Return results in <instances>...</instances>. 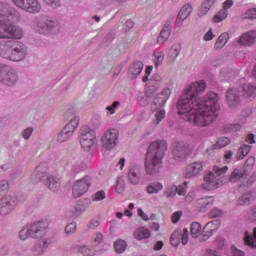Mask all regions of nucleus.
Here are the masks:
<instances>
[{"mask_svg": "<svg viewBox=\"0 0 256 256\" xmlns=\"http://www.w3.org/2000/svg\"><path fill=\"white\" fill-rule=\"evenodd\" d=\"M205 89V81L194 82L185 89L184 95L178 101V115L196 127H207L219 117V96L209 92L201 98Z\"/></svg>", "mask_w": 256, "mask_h": 256, "instance_id": "1", "label": "nucleus"}, {"mask_svg": "<svg viewBox=\"0 0 256 256\" xmlns=\"http://www.w3.org/2000/svg\"><path fill=\"white\" fill-rule=\"evenodd\" d=\"M167 152V142L158 140L152 142L145 156V170L147 175H155L159 173V169L163 167V158Z\"/></svg>", "mask_w": 256, "mask_h": 256, "instance_id": "2", "label": "nucleus"}, {"mask_svg": "<svg viewBox=\"0 0 256 256\" xmlns=\"http://www.w3.org/2000/svg\"><path fill=\"white\" fill-rule=\"evenodd\" d=\"M48 227L49 225L44 221L29 224L20 231L19 237L22 241L29 239V237L39 239L38 253H43V249L51 243V240L47 239Z\"/></svg>", "mask_w": 256, "mask_h": 256, "instance_id": "3", "label": "nucleus"}, {"mask_svg": "<svg viewBox=\"0 0 256 256\" xmlns=\"http://www.w3.org/2000/svg\"><path fill=\"white\" fill-rule=\"evenodd\" d=\"M0 57L9 61H23L27 57V47L19 41H0Z\"/></svg>", "mask_w": 256, "mask_h": 256, "instance_id": "4", "label": "nucleus"}, {"mask_svg": "<svg viewBox=\"0 0 256 256\" xmlns=\"http://www.w3.org/2000/svg\"><path fill=\"white\" fill-rule=\"evenodd\" d=\"M170 95L171 90L167 88L154 98L151 104V111L154 113L153 125H159L165 119V109L163 107H165Z\"/></svg>", "mask_w": 256, "mask_h": 256, "instance_id": "5", "label": "nucleus"}, {"mask_svg": "<svg viewBox=\"0 0 256 256\" xmlns=\"http://www.w3.org/2000/svg\"><path fill=\"white\" fill-rule=\"evenodd\" d=\"M9 182H0V215H9L17 207V198L9 195Z\"/></svg>", "mask_w": 256, "mask_h": 256, "instance_id": "6", "label": "nucleus"}, {"mask_svg": "<svg viewBox=\"0 0 256 256\" xmlns=\"http://www.w3.org/2000/svg\"><path fill=\"white\" fill-rule=\"evenodd\" d=\"M23 30L18 26L0 20V39H22Z\"/></svg>", "mask_w": 256, "mask_h": 256, "instance_id": "7", "label": "nucleus"}, {"mask_svg": "<svg viewBox=\"0 0 256 256\" xmlns=\"http://www.w3.org/2000/svg\"><path fill=\"white\" fill-rule=\"evenodd\" d=\"M97 143V136L93 129L84 126L80 129V145L84 151H89Z\"/></svg>", "mask_w": 256, "mask_h": 256, "instance_id": "8", "label": "nucleus"}, {"mask_svg": "<svg viewBox=\"0 0 256 256\" xmlns=\"http://www.w3.org/2000/svg\"><path fill=\"white\" fill-rule=\"evenodd\" d=\"M101 144L107 151L115 149L119 145V130L115 128L107 129L101 137Z\"/></svg>", "mask_w": 256, "mask_h": 256, "instance_id": "9", "label": "nucleus"}, {"mask_svg": "<svg viewBox=\"0 0 256 256\" xmlns=\"http://www.w3.org/2000/svg\"><path fill=\"white\" fill-rule=\"evenodd\" d=\"M36 171L38 173H42V176L40 177V180L41 181H46L45 185H47V187L50 191H58L59 187H61V182L56 177L47 175V173H46L47 163L40 164L36 168Z\"/></svg>", "mask_w": 256, "mask_h": 256, "instance_id": "10", "label": "nucleus"}, {"mask_svg": "<svg viewBox=\"0 0 256 256\" xmlns=\"http://www.w3.org/2000/svg\"><path fill=\"white\" fill-rule=\"evenodd\" d=\"M17 72L5 64H0V83L4 85H15L17 83Z\"/></svg>", "mask_w": 256, "mask_h": 256, "instance_id": "11", "label": "nucleus"}, {"mask_svg": "<svg viewBox=\"0 0 256 256\" xmlns=\"http://www.w3.org/2000/svg\"><path fill=\"white\" fill-rule=\"evenodd\" d=\"M31 27L36 33L45 35L51 32V29L55 27V22L49 21L45 18H36L33 20Z\"/></svg>", "mask_w": 256, "mask_h": 256, "instance_id": "12", "label": "nucleus"}, {"mask_svg": "<svg viewBox=\"0 0 256 256\" xmlns=\"http://www.w3.org/2000/svg\"><path fill=\"white\" fill-rule=\"evenodd\" d=\"M16 7L23 9L27 13H40L41 12V3L39 0H12Z\"/></svg>", "mask_w": 256, "mask_h": 256, "instance_id": "13", "label": "nucleus"}, {"mask_svg": "<svg viewBox=\"0 0 256 256\" xmlns=\"http://www.w3.org/2000/svg\"><path fill=\"white\" fill-rule=\"evenodd\" d=\"M202 189L206 191H215L223 185V178H217L213 172H208L203 179Z\"/></svg>", "mask_w": 256, "mask_h": 256, "instance_id": "14", "label": "nucleus"}, {"mask_svg": "<svg viewBox=\"0 0 256 256\" xmlns=\"http://www.w3.org/2000/svg\"><path fill=\"white\" fill-rule=\"evenodd\" d=\"M89 187H91V177L86 176L80 180H77L72 189L73 197L76 199L85 195L87 191H89Z\"/></svg>", "mask_w": 256, "mask_h": 256, "instance_id": "15", "label": "nucleus"}, {"mask_svg": "<svg viewBox=\"0 0 256 256\" xmlns=\"http://www.w3.org/2000/svg\"><path fill=\"white\" fill-rule=\"evenodd\" d=\"M174 159L181 161L191 155V147L185 142H177L172 151Z\"/></svg>", "mask_w": 256, "mask_h": 256, "instance_id": "16", "label": "nucleus"}, {"mask_svg": "<svg viewBox=\"0 0 256 256\" xmlns=\"http://www.w3.org/2000/svg\"><path fill=\"white\" fill-rule=\"evenodd\" d=\"M170 243L173 247H177L179 243L187 245L189 243V230L187 228L175 230L170 237Z\"/></svg>", "mask_w": 256, "mask_h": 256, "instance_id": "17", "label": "nucleus"}, {"mask_svg": "<svg viewBox=\"0 0 256 256\" xmlns=\"http://www.w3.org/2000/svg\"><path fill=\"white\" fill-rule=\"evenodd\" d=\"M219 225H220V223L218 222V220H213V221L208 222L203 227V234L200 236L199 241L200 242L207 241L209 239V237H211L213 235V233H215V231H217V229H219Z\"/></svg>", "mask_w": 256, "mask_h": 256, "instance_id": "18", "label": "nucleus"}, {"mask_svg": "<svg viewBox=\"0 0 256 256\" xmlns=\"http://www.w3.org/2000/svg\"><path fill=\"white\" fill-rule=\"evenodd\" d=\"M213 203H215V199L212 196H207L204 198H200L195 202V208L200 213H205L207 209H211L213 207Z\"/></svg>", "mask_w": 256, "mask_h": 256, "instance_id": "19", "label": "nucleus"}, {"mask_svg": "<svg viewBox=\"0 0 256 256\" xmlns=\"http://www.w3.org/2000/svg\"><path fill=\"white\" fill-rule=\"evenodd\" d=\"M201 171H203V163L193 162L186 167L184 177H186V179H191L193 177H197V175H199V173H201Z\"/></svg>", "mask_w": 256, "mask_h": 256, "instance_id": "20", "label": "nucleus"}, {"mask_svg": "<svg viewBox=\"0 0 256 256\" xmlns=\"http://www.w3.org/2000/svg\"><path fill=\"white\" fill-rule=\"evenodd\" d=\"M239 45H244V47H251L256 43V31H249L242 34L238 40Z\"/></svg>", "mask_w": 256, "mask_h": 256, "instance_id": "21", "label": "nucleus"}, {"mask_svg": "<svg viewBox=\"0 0 256 256\" xmlns=\"http://www.w3.org/2000/svg\"><path fill=\"white\" fill-rule=\"evenodd\" d=\"M128 181L131 185H139L141 183V169L139 167H132L128 172Z\"/></svg>", "mask_w": 256, "mask_h": 256, "instance_id": "22", "label": "nucleus"}, {"mask_svg": "<svg viewBox=\"0 0 256 256\" xmlns=\"http://www.w3.org/2000/svg\"><path fill=\"white\" fill-rule=\"evenodd\" d=\"M226 99L228 101L229 107H237L239 105V91L237 89H229L226 92Z\"/></svg>", "mask_w": 256, "mask_h": 256, "instance_id": "23", "label": "nucleus"}, {"mask_svg": "<svg viewBox=\"0 0 256 256\" xmlns=\"http://www.w3.org/2000/svg\"><path fill=\"white\" fill-rule=\"evenodd\" d=\"M242 96L245 99H251L256 97V85L255 84H244L242 86Z\"/></svg>", "mask_w": 256, "mask_h": 256, "instance_id": "24", "label": "nucleus"}, {"mask_svg": "<svg viewBox=\"0 0 256 256\" xmlns=\"http://www.w3.org/2000/svg\"><path fill=\"white\" fill-rule=\"evenodd\" d=\"M244 244L250 249H256V228H254L252 234H249L248 231L245 232Z\"/></svg>", "mask_w": 256, "mask_h": 256, "instance_id": "25", "label": "nucleus"}, {"mask_svg": "<svg viewBox=\"0 0 256 256\" xmlns=\"http://www.w3.org/2000/svg\"><path fill=\"white\" fill-rule=\"evenodd\" d=\"M190 233L193 239H201V235H203V227L199 222H193L190 226Z\"/></svg>", "mask_w": 256, "mask_h": 256, "instance_id": "26", "label": "nucleus"}, {"mask_svg": "<svg viewBox=\"0 0 256 256\" xmlns=\"http://www.w3.org/2000/svg\"><path fill=\"white\" fill-rule=\"evenodd\" d=\"M143 71V64L142 62H136L129 68V75L131 79H137L139 75H141Z\"/></svg>", "mask_w": 256, "mask_h": 256, "instance_id": "27", "label": "nucleus"}, {"mask_svg": "<svg viewBox=\"0 0 256 256\" xmlns=\"http://www.w3.org/2000/svg\"><path fill=\"white\" fill-rule=\"evenodd\" d=\"M170 35H171V24H165L158 37L159 45H163V43H165V41L169 39Z\"/></svg>", "mask_w": 256, "mask_h": 256, "instance_id": "28", "label": "nucleus"}, {"mask_svg": "<svg viewBox=\"0 0 256 256\" xmlns=\"http://www.w3.org/2000/svg\"><path fill=\"white\" fill-rule=\"evenodd\" d=\"M160 191H163V184L161 182H151L146 187V193L148 195H157Z\"/></svg>", "mask_w": 256, "mask_h": 256, "instance_id": "29", "label": "nucleus"}, {"mask_svg": "<svg viewBox=\"0 0 256 256\" xmlns=\"http://www.w3.org/2000/svg\"><path fill=\"white\" fill-rule=\"evenodd\" d=\"M247 179V176L243 173V170L236 168L231 173L229 180L231 183H237V181H245Z\"/></svg>", "mask_w": 256, "mask_h": 256, "instance_id": "30", "label": "nucleus"}, {"mask_svg": "<svg viewBox=\"0 0 256 256\" xmlns=\"http://www.w3.org/2000/svg\"><path fill=\"white\" fill-rule=\"evenodd\" d=\"M134 237L137 241H143V239H149L151 237V232H149V229L141 227L134 232Z\"/></svg>", "mask_w": 256, "mask_h": 256, "instance_id": "31", "label": "nucleus"}, {"mask_svg": "<svg viewBox=\"0 0 256 256\" xmlns=\"http://www.w3.org/2000/svg\"><path fill=\"white\" fill-rule=\"evenodd\" d=\"M254 200H255V196H253V193L247 192L243 194L240 198H238L237 205L239 206L251 205V202Z\"/></svg>", "mask_w": 256, "mask_h": 256, "instance_id": "32", "label": "nucleus"}, {"mask_svg": "<svg viewBox=\"0 0 256 256\" xmlns=\"http://www.w3.org/2000/svg\"><path fill=\"white\" fill-rule=\"evenodd\" d=\"M79 127V117L72 118L69 123L64 127L65 131H68L71 135H74L75 131Z\"/></svg>", "mask_w": 256, "mask_h": 256, "instance_id": "33", "label": "nucleus"}, {"mask_svg": "<svg viewBox=\"0 0 256 256\" xmlns=\"http://www.w3.org/2000/svg\"><path fill=\"white\" fill-rule=\"evenodd\" d=\"M229 41V33L224 32L222 33L216 43H215V49H223V47H225V45H227V42Z\"/></svg>", "mask_w": 256, "mask_h": 256, "instance_id": "34", "label": "nucleus"}, {"mask_svg": "<svg viewBox=\"0 0 256 256\" xmlns=\"http://www.w3.org/2000/svg\"><path fill=\"white\" fill-rule=\"evenodd\" d=\"M181 53V45L179 43H176L172 45L168 52V57L171 61H175L177 57H179V54Z\"/></svg>", "mask_w": 256, "mask_h": 256, "instance_id": "35", "label": "nucleus"}, {"mask_svg": "<svg viewBox=\"0 0 256 256\" xmlns=\"http://www.w3.org/2000/svg\"><path fill=\"white\" fill-rule=\"evenodd\" d=\"M250 152H251L250 145H247V144L241 145L237 152L238 160L241 161V160L245 159L247 157V155H249Z\"/></svg>", "mask_w": 256, "mask_h": 256, "instance_id": "36", "label": "nucleus"}, {"mask_svg": "<svg viewBox=\"0 0 256 256\" xmlns=\"http://www.w3.org/2000/svg\"><path fill=\"white\" fill-rule=\"evenodd\" d=\"M191 11H193L191 5H184L178 14V19H180L181 21H185V19H187V17L191 15Z\"/></svg>", "mask_w": 256, "mask_h": 256, "instance_id": "37", "label": "nucleus"}, {"mask_svg": "<svg viewBox=\"0 0 256 256\" xmlns=\"http://www.w3.org/2000/svg\"><path fill=\"white\" fill-rule=\"evenodd\" d=\"M227 171H229V167L227 166L221 167L218 165H214L210 173H213L219 179V177H221L222 175H226Z\"/></svg>", "mask_w": 256, "mask_h": 256, "instance_id": "38", "label": "nucleus"}, {"mask_svg": "<svg viewBox=\"0 0 256 256\" xmlns=\"http://www.w3.org/2000/svg\"><path fill=\"white\" fill-rule=\"evenodd\" d=\"M229 15V12L225 9L220 10L218 13L215 14L213 17L214 23H221V21H225Z\"/></svg>", "mask_w": 256, "mask_h": 256, "instance_id": "39", "label": "nucleus"}, {"mask_svg": "<svg viewBox=\"0 0 256 256\" xmlns=\"http://www.w3.org/2000/svg\"><path fill=\"white\" fill-rule=\"evenodd\" d=\"M114 249L116 251V253H123L125 251V249H127V242L125 240H117L114 243Z\"/></svg>", "mask_w": 256, "mask_h": 256, "instance_id": "40", "label": "nucleus"}, {"mask_svg": "<svg viewBox=\"0 0 256 256\" xmlns=\"http://www.w3.org/2000/svg\"><path fill=\"white\" fill-rule=\"evenodd\" d=\"M163 59H165V54L163 52H154L153 54V61L155 64V67H159L161 63H163Z\"/></svg>", "mask_w": 256, "mask_h": 256, "instance_id": "41", "label": "nucleus"}, {"mask_svg": "<svg viewBox=\"0 0 256 256\" xmlns=\"http://www.w3.org/2000/svg\"><path fill=\"white\" fill-rule=\"evenodd\" d=\"M72 136L73 134H71V132L64 130L63 128V130L58 135V141L60 143H65V141H68V139H71Z\"/></svg>", "mask_w": 256, "mask_h": 256, "instance_id": "42", "label": "nucleus"}, {"mask_svg": "<svg viewBox=\"0 0 256 256\" xmlns=\"http://www.w3.org/2000/svg\"><path fill=\"white\" fill-rule=\"evenodd\" d=\"M229 143H231V140H229V138H227V137L218 138V140L215 144V148L223 149V147H227V145H229Z\"/></svg>", "mask_w": 256, "mask_h": 256, "instance_id": "43", "label": "nucleus"}, {"mask_svg": "<svg viewBox=\"0 0 256 256\" xmlns=\"http://www.w3.org/2000/svg\"><path fill=\"white\" fill-rule=\"evenodd\" d=\"M172 189L178 193V195L185 196L187 195V182H183L182 185H179L178 187L172 186Z\"/></svg>", "mask_w": 256, "mask_h": 256, "instance_id": "44", "label": "nucleus"}, {"mask_svg": "<svg viewBox=\"0 0 256 256\" xmlns=\"http://www.w3.org/2000/svg\"><path fill=\"white\" fill-rule=\"evenodd\" d=\"M79 252L85 256H94L95 255V250L88 248L87 246H81L79 248Z\"/></svg>", "mask_w": 256, "mask_h": 256, "instance_id": "45", "label": "nucleus"}, {"mask_svg": "<svg viewBox=\"0 0 256 256\" xmlns=\"http://www.w3.org/2000/svg\"><path fill=\"white\" fill-rule=\"evenodd\" d=\"M70 165H71L72 171L74 173H79V171H81V161H77L76 159H72L70 161Z\"/></svg>", "mask_w": 256, "mask_h": 256, "instance_id": "46", "label": "nucleus"}, {"mask_svg": "<svg viewBox=\"0 0 256 256\" xmlns=\"http://www.w3.org/2000/svg\"><path fill=\"white\" fill-rule=\"evenodd\" d=\"M248 221L255 222L256 221V205L252 206L247 212Z\"/></svg>", "mask_w": 256, "mask_h": 256, "instance_id": "47", "label": "nucleus"}, {"mask_svg": "<svg viewBox=\"0 0 256 256\" xmlns=\"http://www.w3.org/2000/svg\"><path fill=\"white\" fill-rule=\"evenodd\" d=\"M209 9H211V7L203 2L198 11L199 17H205V15H207V13H209Z\"/></svg>", "mask_w": 256, "mask_h": 256, "instance_id": "48", "label": "nucleus"}, {"mask_svg": "<svg viewBox=\"0 0 256 256\" xmlns=\"http://www.w3.org/2000/svg\"><path fill=\"white\" fill-rule=\"evenodd\" d=\"M243 19H256V8L247 10L243 14Z\"/></svg>", "mask_w": 256, "mask_h": 256, "instance_id": "49", "label": "nucleus"}, {"mask_svg": "<svg viewBox=\"0 0 256 256\" xmlns=\"http://www.w3.org/2000/svg\"><path fill=\"white\" fill-rule=\"evenodd\" d=\"M119 105H120L119 101H115L113 102L112 105L107 106L106 110L108 111V113H110V115H113L117 107H119Z\"/></svg>", "mask_w": 256, "mask_h": 256, "instance_id": "50", "label": "nucleus"}, {"mask_svg": "<svg viewBox=\"0 0 256 256\" xmlns=\"http://www.w3.org/2000/svg\"><path fill=\"white\" fill-rule=\"evenodd\" d=\"M124 189H125V182L123 180H118L115 187L116 193H121L122 191H124Z\"/></svg>", "mask_w": 256, "mask_h": 256, "instance_id": "51", "label": "nucleus"}, {"mask_svg": "<svg viewBox=\"0 0 256 256\" xmlns=\"http://www.w3.org/2000/svg\"><path fill=\"white\" fill-rule=\"evenodd\" d=\"M93 243H94V245H101V243H103V234L97 233L93 237Z\"/></svg>", "mask_w": 256, "mask_h": 256, "instance_id": "52", "label": "nucleus"}, {"mask_svg": "<svg viewBox=\"0 0 256 256\" xmlns=\"http://www.w3.org/2000/svg\"><path fill=\"white\" fill-rule=\"evenodd\" d=\"M76 230H77V224L75 223H70L65 227L66 233H75Z\"/></svg>", "mask_w": 256, "mask_h": 256, "instance_id": "53", "label": "nucleus"}, {"mask_svg": "<svg viewBox=\"0 0 256 256\" xmlns=\"http://www.w3.org/2000/svg\"><path fill=\"white\" fill-rule=\"evenodd\" d=\"M105 199V191L100 190L94 195V201H103Z\"/></svg>", "mask_w": 256, "mask_h": 256, "instance_id": "54", "label": "nucleus"}, {"mask_svg": "<svg viewBox=\"0 0 256 256\" xmlns=\"http://www.w3.org/2000/svg\"><path fill=\"white\" fill-rule=\"evenodd\" d=\"M100 224H101V220L99 218H93L90 221L89 228L90 229H95V228L99 227Z\"/></svg>", "mask_w": 256, "mask_h": 256, "instance_id": "55", "label": "nucleus"}, {"mask_svg": "<svg viewBox=\"0 0 256 256\" xmlns=\"http://www.w3.org/2000/svg\"><path fill=\"white\" fill-rule=\"evenodd\" d=\"M222 214H223V212L221 210H219L218 208H214L210 212V217H212V219H215L217 217H221Z\"/></svg>", "mask_w": 256, "mask_h": 256, "instance_id": "56", "label": "nucleus"}, {"mask_svg": "<svg viewBox=\"0 0 256 256\" xmlns=\"http://www.w3.org/2000/svg\"><path fill=\"white\" fill-rule=\"evenodd\" d=\"M212 39H215V34H213V29L210 28L204 35V41H212Z\"/></svg>", "mask_w": 256, "mask_h": 256, "instance_id": "57", "label": "nucleus"}, {"mask_svg": "<svg viewBox=\"0 0 256 256\" xmlns=\"http://www.w3.org/2000/svg\"><path fill=\"white\" fill-rule=\"evenodd\" d=\"M31 135H33V128L29 127L26 128L23 133H22V137L24 139H29V137H31Z\"/></svg>", "mask_w": 256, "mask_h": 256, "instance_id": "58", "label": "nucleus"}, {"mask_svg": "<svg viewBox=\"0 0 256 256\" xmlns=\"http://www.w3.org/2000/svg\"><path fill=\"white\" fill-rule=\"evenodd\" d=\"M181 215H183V212L181 211L175 212L172 215V223H179V220L181 219Z\"/></svg>", "mask_w": 256, "mask_h": 256, "instance_id": "59", "label": "nucleus"}, {"mask_svg": "<svg viewBox=\"0 0 256 256\" xmlns=\"http://www.w3.org/2000/svg\"><path fill=\"white\" fill-rule=\"evenodd\" d=\"M245 142L249 143V145H254L255 143V135L253 134H248L245 138Z\"/></svg>", "mask_w": 256, "mask_h": 256, "instance_id": "60", "label": "nucleus"}, {"mask_svg": "<svg viewBox=\"0 0 256 256\" xmlns=\"http://www.w3.org/2000/svg\"><path fill=\"white\" fill-rule=\"evenodd\" d=\"M255 165V157L251 156L249 157L246 162H245V166L246 167H253Z\"/></svg>", "mask_w": 256, "mask_h": 256, "instance_id": "61", "label": "nucleus"}, {"mask_svg": "<svg viewBox=\"0 0 256 256\" xmlns=\"http://www.w3.org/2000/svg\"><path fill=\"white\" fill-rule=\"evenodd\" d=\"M138 215H139V217H141V219H143V221H149V216H147V214H145L143 209H141V208L138 209Z\"/></svg>", "mask_w": 256, "mask_h": 256, "instance_id": "62", "label": "nucleus"}, {"mask_svg": "<svg viewBox=\"0 0 256 256\" xmlns=\"http://www.w3.org/2000/svg\"><path fill=\"white\" fill-rule=\"evenodd\" d=\"M48 5H51L53 9H57L59 7V0H45Z\"/></svg>", "mask_w": 256, "mask_h": 256, "instance_id": "63", "label": "nucleus"}, {"mask_svg": "<svg viewBox=\"0 0 256 256\" xmlns=\"http://www.w3.org/2000/svg\"><path fill=\"white\" fill-rule=\"evenodd\" d=\"M228 127H229L228 132L239 131L241 129V125L239 124L229 125Z\"/></svg>", "mask_w": 256, "mask_h": 256, "instance_id": "64", "label": "nucleus"}]
</instances>
